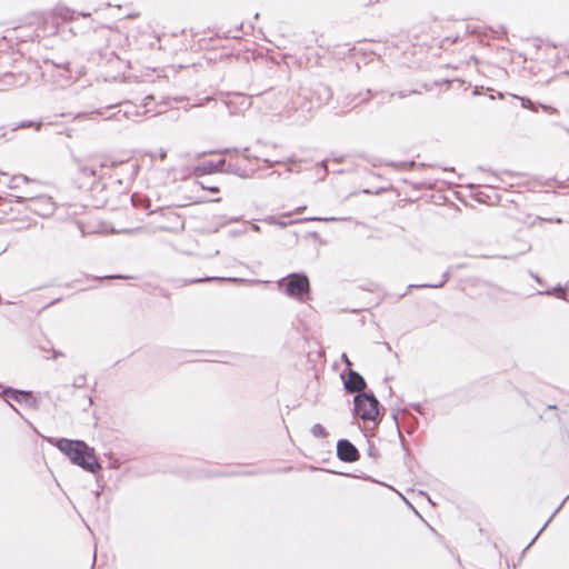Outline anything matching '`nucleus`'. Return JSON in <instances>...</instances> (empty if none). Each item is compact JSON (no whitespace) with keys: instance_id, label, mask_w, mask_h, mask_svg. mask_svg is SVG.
Masks as SVG:
<instances>
[{"instance_id":"nucleus-1","label":"nucleus","mask_w":569,"mask_h":569,"mask_svg":"<svg viewBox=\"0 0 569 569\" xmlns=\"http://www.w3.org/2000/svg\"><path fill=\"white\" fill-rule=\"evenodd\" d=\"M49 442L64 453L73 465L81 467L83 470L97 473L101 469L94 449L84 441L61 438L58 440L50 439Z\"/></svg>"},{"instance_id":"nucleus-2","label":"nucleus","mask_w":569,"mask_h":569,"mask_svg":"<svg viewBox=\"0 0 569 569\" xmlns=\"http://www.w3.org/2000/svg\"><path fill=\"white\" fill-rule=\"evenodd\" d=\"M518 177L510 171H500V207L511 203L515 206L513 209L516 210L523 200L525 197L521 192H515L508 189L516 184L515 180Z\"/></svg>"},{"instance_id":"nucleus-3","label":"nucleus","mask_w":569,"mask_h":569,"mask_svg":"<svg viewBox=\"0 0 569 569\" xmlns=\"http://www.w3.org/2000/svg\"><path fill=\"white\" fill-rule=\"evenodd\" d=\"M353 403L356 415L363 420H375L379 415V402L373 395L359 393Z\"/></svg>"},{"instance_id":"nucleus-4","label":"nucleus","mask_w":569,"mask_h":569,"mask_svg":"<svg viewBox=\"0 0 569 569\" xmlns=\"http://www.w3.org/2000/svg\"><path fill=\"white\" fill-rule=\"evenodd\" d=\"M282 283H286V293L292 298H301L309 290V280L303 274H290Z\"/></svg>"},{"instance_id":"nucleus-5","label":"nucleus","mask_w":569,"mask_h":569,"mask_svg":"<svg viewBox=\"0 0 569 569\" xmlns=\"http://www.w3.org/2000/svg\"><path fill=\"white\" fill-rule=\"evenodd\" d=\"M337 455L346 462H353L359 459L357 448L348 440H339L337 443Z\"/></svg>"},{"instance_id":"nucleus-6","label":"nucleus","mask_w":569,"mask_h":569,"mask_svg":"<svg viewBox=\"0 0 569 569\" xmlns=\"http://www.w3.org/2000/svg\"><path fill=\"white\" fill-rule=\"evenodd\" d=\"M30 208L38 214L46 217L50 216L54 211V203L50 197H38L31 200Z\"/></svg>"},{"instance_id":"nucleus-7","label":"nucleus","mask_w":569,"mask_h":569,"mask_svg":"<svg viewBox=\"0 0 569 569\" xmlns=\"http://www.w3.org/2000/svg\"><path fill=\"white\" fill-rule=\"evenodd\" d=\"M345 388L349 392H360L366 388V381L362 376L350 369L348 379L345 381Z\"/></svg>"},{"instance_id":"nucleus-8","label":"nucleus","mask_w":569,"mask_h":569,"mask_svg":"<svg viewBox=\"0 0 569 569\" xmlns=\"http://www.w3.org/2000/svg\"><path fill=\"white\" fill-rule=\"evenodd\" d=\"M507 94L509 97H511L512 99L519 100L520 104H521V107L523 109H528V110H531L533 112H537L539 108H542V110L548 112V113L553 112V108L552 107L542 104L540 102H533L528 97H520V96H516V94H511V93H507Z\"/></svg>"},{"instance_id":"nucleus-9","label":"nucleus","mask_w":569,"mask_h":569,"mask_svg":"<svg viewBox=\"0 0 569 569\" xmlns=\"http://www.w3.org/2000/svg\"><path fill=\"white\" fill-rule=\"evenodd\" d=\"M336 220H339L338 218H318V217H315V218H305V219H301V220H296V221H286V220H279L272 216H269L267 218L263 219V221L268 224H272V226H278L280 228H286L287 226L291 224V223H296V222H301V221H336Z\"/></svg>"},{"instance_id":"nucleus-10","label":"nucleus","mask_w":569,"mask_h":569,"mask_svg":"<svg viewBox=\"0 0 569 569\" xmlns=\"http://www.w3.org/2000/svg\"><path fill=\"white\" fill-rule=\"evenodd\" d=\"M558 291L569 292V281H567L565 284L557 283L555 287L548 288L546 290L537 291L536 295L555 296L556 298L565 300L569 303V300L565 297V295L562 292L557 293ZM532 296H535V293H532Z\"/></svg>"},{"instance_id":"nucleus-11","label":"nucleus","mask_w":569,"mask_h":569,"mask_svg":"<svg viewBox=\"0 0 569 569\" xmlns=\"http://www.w3.org/2000/svg\"><path fill=\"white\" fill-rule=\"evenodd\" d=\"M569 495L565 497V499L559 503V506L555 509V511L550 515V517L547 519V521L543 523V526L539 529V531L536 533V536L531 539V541L528 543V546L525 548V551L529 549L535 541L538 539V537L546 530V528L549 526V523L552 521V519L556 517V515L560 511V509L563 507L565 502L568 500Z\"/></svg>"},{"instance_id":"nucleus-12","label":"nucleus","mask_w":569,"mask_h":569,"mask_svg":"<svg viewBox=\"0 0 569 569\" xmlns=\"http://www.w3.org/2000/svg\"><path fill=\"white\" fill-rule=\"evenodd\" d=\"M517 243V252L516 253H505L500 254V259H512L517 256L525 254L531 249V246L526 241L516 240Z\"/></svg>"},{"instance_id":"nucleus-13","label":"nucleus","mask_w":569,"mask_h":569,"mask_svg":"<svg viewBox=\"0 0 569 569\" xmlns=\"http://www.w3.org/2000/svg\"><path fill=\"white\" fill-rule=\"evenodd\" d=\"M500 62H505L508 59H511V53L507 50L501 42L503 41V37L507 34V29L503 26H500Z\"/></svg>"},{"instance_id":"nucleus-14","label":"nucleus","mask_w":569,"mask_h":569,"mask_svg":"<svg viewBox=\"0 0 569 569\" xmlns=\"http://www.w3.org/2000/svg\"><path fill=\"white\" fill-rule=\"evenodd\" d=\"M513 209L508 208V211L503 212V224H506L510 219L517 220L519 223H526V218L523 213L520 214H513Z\"/></svg>"},{"instance_id":"nucleus-15","label":"nucleus","mask_w":569,"mask_h":569,"mask_svg":"<svg viewBox=\"0 0 569 569\" xmlns=\"http://www.w3.org/2000/svg\"><path fill=\"white\" fill-rule=\"evenodd\" d=\"M448 280V273H445L442 276V279L437 283H423V284H410L409 289L411 288H441Z\"/></svg>"},{"instance_id":"nucleus-16","label":"nucleus","mask_w":569,"mask_h":569,"mask_svg":"<svg viewBox=\"0 0 569 569\" xmlns=\"http://www.w3.org/2000/svg\"><path fill=\"white\" fill-rule=\"evenodd\" d=\"M310 431L311 435L316 438H325L328 435L326 428L320 423H316L315 426H312Z\"/></svg>"},{"instance_id":"nucleus-17","label":"nucleus","mask_w":569,"mask_h":569,"mask_svg":"<svg viewBox=\"0 0 569 569\" xmlns=\"http://www.w3.org/2000/svg\"><path fill=\"white\" fill-rule=\"evenodd\" d=\"M4 393L9 395L12 399L16 401H20L21 399H24L28 397V392L20 391V390H6Z\"/></svg>"},{"instance_id":"nucleus-18","label":"nucleus","mask_w":569,"mask_h":569,"mask_svg":"<svg viewBox=\"0 0 569 569\" xmlns=\"http://www.w3.org/2000/svg\"><path fill=\"white\" fill-rule=\"evenodd\" d=\"M28 182H29V179L26 176H14L11 179L10 187L11 188H18V187H20L21 183L26 184Z\"/></svg>"},{"instance_id":"nucleus-19","label":"nucleus","mask_w":569,"mask_h":569,"mask_svg":"<svg viewBox=\"0 0 569 569\" xmlns=\"http://www.w3.org/2000/svg\"><path fill=\"white\" fill-rule=\"evenodd\" d=\"M217 169V166H214L212 162L204 163L203 166L197 167L194 170L196 172H199L201 174L208 173Z\"/></svg>"},{"instance_id":"nucleus-20","label":"nucleus","mask_w":569,"mask_h":569,"mask_svg":"<svg viewBox=\"0 0 569 569\" xmlns=\"http://www.w3.org/2000/svg\"><path fill=\"white\" fill-rule=\"evenodd\" d=\"M170 216L176 220V223L172 227H164V229H170V230L181 229L183 227V223H182L180 217L174 213H170Z\"/></svg>"},{"instance_id":"nucleus-21","label":"nucleus","mask_w":569,"mask_h":569,"mask_svg":"<svg viewBox=\"0 0 569 569\" xmlns=\"http://www.w3.org/2000/svg\"><path fill=\"white\" fill-rule=\"evenodd\" d=\"M528 273L538 284L542 286L545 283L543 279L539 274L535 273L531 270H528Z\"/></svg>"},{"instance_id":"nucleus-22","label":"nucleus","mask_w":569,"mask_h":569,"mask_svg":"<svg viewBox=\"0 0 569 569\" xmlns=\"http://www.w3.org/2000/svg\"><path fill=\"white\" fill-rule=\"evenodd\" d=\"M246 233H247V227H242L240 229H236V230L230 231V234L233 236V237L242 236V234H246Z\"/></svg>"},{"instance_id":"nucleus-23","label":"nucleus","mask_w":569,"mask_h":569,"mask_svg":"<svg viewBox=\"0 0 569 569\" xmlns=\"http://www.w3.org/2000/svg\"><path fill=\"white\" fill-rule=\"evenodd\" d=\"M341 358H342L343 362L347 365V367L350 369V368H351V366H352V363H351V361L349 360V358L347 357V355H346V353H343Z\"/></svg>"},{"instance_id":"nucleus-24","label":"nucleus","mask_w":569,"mask_h":569,"mask_svg":"<svg viewBox=\"0 0 569 569\" xmlns=\"http://www.w3.org/2000/svg\"><path fill=\"white\" fill-rule=\"evenodd\" d=\"M159 157H160V159H161V160H163V159L167 157V152H166V150L161 149V150L159 151Z\"/></svg>"},{"instance_id":"nucleus-25","label":"nucleus","mask_w":569,"mask_h":569,"mask_svg":"<svg viewBox=\"0 0 569 569\" xmlns=\"http://www.w3.org/2000/svg\"><path fill=\"white\" fill-rule=\"evenodd\" d=\"M547 409H548V410H555V411H557V410H558V406H557V405H548V406H547Z\"/></svg>"},{"instance_id":"nucleus-26","label":"nucleus","mask_w":569,"mask_h":569,"mask_svg":"<svg viewBox=\"0 0 569 569\" xmlns=\"http://www.w3.org/2000/svg\"><path fill=\"white\" fill-rule=\"evenodd\" d=\"M251 229H252L253 231H256V232H259V231H260V227H259L258 224H256V223H252V224H251Z\"/></svg>"},{"instance_id":"nucleus-27","label":"nucleus","mask_w":569,"mask_h":569,"mask_svg":"<svg viewBox=\"0 0 569 569\" xmlns=\"http://www.w3.org/2000/svg\"><path fill=\"white\" fill-rule=\"evenodd\" d=\"M61 356H63L61 352L54 351L52 357H53V359H57L58 357H61Z\"/></svg>"},{"instance_id":"nucleus-28","label":"nucleus","mask_w":569,"mask_h":569,"mask_svg":"<svg viewBox=\"0 0 569 569\" xmlns=\"http://www.w3.org/2000/svg\"><path fill=\"white\" fill-rule=\"evenodd\" d=\"M222 280H228V281H239V279H237V278H228V279L223 278Z\"/></svg>"},{"instance_id":"nucleus-29","label":"nucleus","mask_w":569,"mask_h":569,"mask_svg":"<svg viewBox=\"0 0 569 569\" xmlns=\"http://www.w3.org/2000/svg\"><path fill=\"white\" fill-rule=\"evenodd\" d=\"M499 97H500V100H503V99L506 98V94H505V93H502V92H500V93H499Z\"/></svg>"},{"instance_id":"nucleus-30","label":"nucleus","mask_w":569,"mask_h":569,"mask_svg":"<svg viewBox=\"0 0 569 569\" xmlns=\"http://www.w3.org/2000/svg\"><path fill=\"white\" fill-rule=\"evenodd\" d=\"M40 128H41V122L36 124V130H40Z\"/></svg>"},{"instance_id":"nucleus-31","label":"nucleus","mask_w":569,"mask_h":569,"mask_svg":"<svg viewBox=\"0 0 569 569\" xmlns=\"http://www.w3.org/2000/svg\"><path fill=\"white\" fill-rule=\"evenodd\" d=\"M483 196H485V193L480 192V198H479L480 201H485V199L482 198Z\"/></svg>"},{"instance_id":"nucleus-32","label":"nucleus","mask_w":569,"mask_h":569,"mask_svg":"<svg viewBox=\"0 0 569 569\" xmlns=\"http://www.w3.org/2000/svg\"><path fill=\"white\" fill-rule=\"evenodd\" d=\"M209 190L212 191V192H217L218 188H216V187L214 188H209Z\"/></svg>"},{"instance_id":"nucleus-33","label":"nucleus","mask_w":569,"mask_h":569,"mask_svg":"<svg viewBox=\"0 0 569 569\" xmlns=\"http://www.w3.org/2000/svg\"><path fill=\"white\" fill-rule=\"evenodd\" d=\"M302 210H305V207H300V208H298V209H297V212H300V211H302Z\"/></svg>"},{"instance_id":"nucleus-34","label":"nucleus","mask_w":569,"mask_h":569,"mask_svg":"<svg viewBox=\"0 0 569 569\" xmlns=\"http://www.w3.org/2000/svg\"><path fill=\"white\" fill-rule=\"evenodd\" d=\"M489 100L490 101H493L495 100V97L492 94L489 96Z\"/></svg>"},{"instance_id":"nucleus-35","label":"nucleus","mask_w":569,"mask_h":569,"mask_svg":"<svg viewBox=\"0 0 569 569\" xmlns=\"http://www.w3.org/2000/svg\"><path fill=\"white\" fill-rule=\"evenodd\" d=\"M565 74L569 76V70L565 72Z\"/></svg>"}]
</instances>
